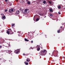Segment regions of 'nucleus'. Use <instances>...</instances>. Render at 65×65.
<instances>
[{
	"mask_svg": "<svg viewBox=\"0 0 65 65\" xmlns=\"http://www.w3.org/2000/svg\"><path fill=\"white\" fill-rule=\"evenodd\" d=\"M42 56H45L46 53H47V51L46 50H43V51H42L40 52Z\"/></svg>",
	"mask_w": 65,
	"mask_h": 65,
	"instance_id": "obj_1",
	"label": "nucleus"
},
{
	"mask_svg": "<svg viewBox=\"0 0 65 65\" xmlns=\"http://www.w3.org/2000/svg\"><path fill=\"white\" fill-rule=\"evenodd\" d=\"M22 12L24 14H26L29 12V10H28V9H26L24 10H23Z\"/></svg>",
	"mask_w": 65,
	"mask_h": 65,
	"instance_id": "obj_2",
	"label": "nucleus"
},
{
	"mask_svg": "<svg viewBox=\"0 0 65 65\" xmlns=\"http://www.w3.org/2000/svg\"><path fill=\"white\" fill-rule=\"evenodd\" d=\"M13 11V9H10L9 10V12H10V13H12Z\"/></svg>",
	"mask_w": 65,
	"mask_h": 65,
	"instance_id": "obj_3",
	"label": "nucleus"
},
{
	"mask_svg": "<svg viewBox=\"0 0 65 65\" xmlns=\"http://www.w3.org/2000/svg\"><path fill=\"white\" fill-rule=\"evenodd\" d=\"M14 52L17 54H18L20 53V52L19 50H17L14 51Z\"/></svg>",
	"mask_w": 65,
	"mask_h": 65,
	"instance_id": "obj_4",
	"label": "nucleus"
},
{
	"mask_svg": "<svg viewBox=\"0 0 65 65\" xmlns=\"http://www.w3.org/2000/svg\"><path fill=\"white\" fill-rule=\"evenodd\" d=\"M61 6H63V5H58V6H57L58 8V9H61Z\"/></svg>",
	"mask_w": 65,
	"mask_h": 65,
	"instance_id": "obj_5",
	"label": "nucleus"
},
{
	"mask_svg": "<svg viewBox=\"0 0 65 65\" xmlns=\"http://www.w3.org/2000/svg\"><path fill=\"white\" fill-rule=\"evenodd\" d=\"M10 29H8V30H7L6 32V33H7L8 35L10 34Z\"/></svg>",
	"mask_w": 65,
	"mask_h": 65,
	"instance_id": "obj_6",
	"label": "nucleus"
},
{
	"mask_svg": "<svg viewBox=\"0 0 65 65\" xmlns=\"http://www.w3.org/2000/svg\"><path fill=\"white\" fill-rule=\"evenodd\" d=\"M58 56V52L57 51L54 54V57H57Z\"/></svg>",
	"mask_w": 65,
	"mask_h": 65,
	"instance_id": "obj_7",
	"label": "nucleus"
},
{
	"mask_svg": "<svg viewBox=\"0 0 65 65\" xmlns=\"http://www.w3.org/2000/svg\"><path fill=\"white\" fill-rule=\"evenodd\" d=\"M12 51H11V50H8L7 51V53H8V54H10L11 53Z\"/></svg>",
	"mask_w": 65,
	"mask_h": 65,
	"instance_id": "obj_8",
	"label": "nucleus"
},
{
	"mask_svg": "<svg viewBox=\"0 0 65 65\" xmlns=\"http://www.w3.org/2000/svg\"><path fill=\"white\" fill-rule=\"evenodd\" d=\"M19 13H20V11L17 10V11L16 12H15V14H19Z\"/></svg>",
	"mask_w": 65,
	"mask_h": 65,
	"instance_id": "obj_9",
	"label": "nucleus"
},
{
	"mask_svg": "<svg viewBox=\"0 0 65 65\" xmlns=\"http://www.w3.org/2000/svg\"><path fill=\"white\" fill-rule=\"evenodd\" d=\"M37 50L38 51H39L40 50V48L39 47V46L37 45L36 47Z\"/></svg>",
	"mask_w": 65,
	"mask_h": 65,
	"instance_id": "obj_10",
	"label": "nucleus"
},
{
	"mask_svg": "<svg viewBox=\"0 0 65 65\" xmlns=\"http://www.w3.org/2000/svg\"><path fill=\"white\" fill-rule=\"evenodd\" d=\"M13 33H14L13 32H12V30H11V29H10V34H13Z\"/></svg>",
	"mask_w": 65,
	"mask_h": 65,
	"instance_id": "obj_11",
	"label": "nucleus"
},
{
	"mask_svg": "<svg viewBox=\"0 0 65 65\" xmlns=\"http://www.w3.org/2000/svg\"><path fill=\"white\" fill-rule=\"evenodd\" d=\"M26 61L27 62H29L30 61V59L29 58H27L26 59Z\"/></svg>",
	"mask_w": 65,
	"mask_h": 65,
	"instance_id": "obj_12",
	"label": "nucleus"
},
{
	"mask_svg": "<svg viewBox=\"0 0 65 65\" xmlns=\"http://www.w3.org/2000/svg\"><path fill=\"white\" fill-rule=\"evenodd\" d=\"M39 14L41 16H43L44 15V13H42V14H40V13H39Z\"/></svg>",
	"mask_w": 65,
	"mask_h": 65,
	"instance_id": "obj_13",
	"label": "nucleus"
},
{
	"mask_svg": "<svg viewBox=\"0 0 65 65\" xmlns=\"http://www.w3.org/2000/svg\"><path fill=\"white\" fill-rule=\"evenodd\" d=\"M5 2H7V3H8L9 2V0H5Z\"/></svg>",
	"mask_w": 65,
	"mask_h": 65,
	"instance_id": "obj_14",
	"label": "nucleus"
},
{
	"mask_svg": "<svg viewBox=\"0 0 65 65\" xmlns=\"http://www.w3.org/2000/svg\"><path fill=\"white\" fill-rule=\"evenodd\" d=\"M27 4H28V5H29V4H31V2L29 1H28Z\"/></svg>",
	"mask_w": 65,
	"mask_h": 65,
	"instance_id": "obj_15",
	"label": "nucleus"
},
{
	"mask_svg": "<svg viewBox=\"0 0 65 65\" xmlns=\"http://www.w3.org/2000/svg\"><path fill=\"white\" fill-rule=\"evenodd\" d=\"M24 40H25V41H29L27 39H26V38H25V39Z\"/></svg>",
	"mask_w": 65,
	"mask_h": 65,
	"instance_id": "obj_16",
	"label": "nucleus"
},
{
	"mask_svg": "<svg viewBox=\"0 0 65 65\" xmlns=\"http://www.w3.org/2000/svg\"><path fill=\"white\" fill-rule=\"evenodd\" d=\"M57 32L58 33H60V30L59 29V30H57Z\"/></svg>",
	"mask_w": 65,
	"mask_h": 65,
	"instance_id": "obj_17",
	"label": "nucleus"
},
{
	"mask_svg": "<svg viewBox=\"0 0 65 65\" xmlns=\"http://www.w3.org/2000/svg\"><path fill=\"white\" fill-rule=\"evenodd\" d=\"M9 6H11V5H12V4H11V3H9Z\"/></svg>",
	"mask_w": 65,
	"mask_h": 65,
	"instance_id": "obj_18",
	"label": "nucleus"
},
{
	"mask_svg": "<svg viewBox=\"0 0 65 65\" xmlns=\"http://www.w3.org/2000/svg\"><path fill=\"white\" fill-rule=\"evenodd\" d=\"M49 10L51 11V12H52V11L53 10H52V9H50Z\"/></svg>",
	"mask_w": 65,
	"mask_h": 65,
	"instance_id": "obj_19",
	"label": "nucleus"
},
{
	"mask_svg": "<svg viewBox=\"0 0 65 65\" xmlns=\"http://www.w3.org/2000/svg\"><path fill=\"white\" fill-rule=\"evenodd\" d=\"M43 3H44V4H45V3H46V1H43Z\"/></svg>",
	"mask_w": 65,
	"mask_h": 65,
	"instance_id": "obj_20",
	"label": "nucleus"
},
{
	"mask_svg": "<svg viewBox=\"0 0 65 65\" xmlns=\"http://www.w3.org/2000/svg\"><path fill=\"white\" fill-rule=\"evenodd\" d=\"M39 21V18H38L36 19V21Z\"/></svg>",
	"mask_w": 65,
	"mask_h": 65,
	"instance_id": "obj_21",
	"label": "nucleus"
},
{
	"mask_svg": "<svg viewBox=\"0 0 65 65\" xmlns=\"http://www.w3.org/2000/svg\"><path fill=\"white\" fill-rule=\"evenodd\" d=\"M15 24L13 23V24H12V25H11L12 27H13V26H14V25Z\"/></svg>",
	"mask_w": 65,
	"mask_h": 65,
	"instance_id": "obj_22",
	"label": "nucleus"
},
{
	"mask_svg": "<svg viewBox=\"0 0 65 65\" xmlns=\"http://www.w3.org/2000/svg\"><path fill=\"white\" fill-rule=\"evenodd\" d=\"M50 16H51V17H53V15L52 14H49Z\"/></svg>",
	"mask_w": 65,
	"mask_h": 65,
	"instance_id": "obj_23",
	"label": "nucleus"
},
{
	"mask_svg": "<svg viewBox=\"0 0 65 65\" xmlns=\"http://www.w3.org/2000/svg\"><path fill=\"white\" fill-rule=\"evenodd\" d=\"M49 3L50 4H52V2H51V1H48Z\"/></svg>",
	"mask_w": 65,
	"mask_h": 65,
	"instance_id": "obj_24",
	"label": "nucleus"
},
{
	"mask_svg": "<svg viewBox=\"0 0 65 65\" xmlns=\"http://www.w3.org/2000/svg\"><path fill=\"white\" fill-rule=\"evenodd\" d=\"M2 46L1 45H0V49H1L2 48Z\"/></svg>",
	"mask_w": 65,
	"mask_h": 65,
	"instance_id": "obj_25",
	"label": "nucleus"
},
{
	"mask_svg": "<svg viewBox=\"0 0 65 65\" xmlns=\"http://www.w3.org/2000/svg\"><path fill=\"white\" fill-rule=\"evenodd\" d=\"M25 64L26 65H28V63L27 62L25 63Z\"/></svg>",
	"mask_w": 65,
	"mask_h": 65,
	"instance_id": "obj_26",
	"label": "nucleus"
},
{
	"mask_svg": "<svg viewBox=\"0 0 65 65\" xmlns=\"http://www.w3.org/2000/svg\"><path fill=\"white\" fill-rule=\"evenodd\" d=\"M5 18V16H4L2 18L3 19H4Z\"/></svg>",
	"mask_w": 65,
	"mask_h": 65,
	"instance_id": "obj_27",
	"label": "nucleus"
},
{
	"mask_svg": "<svg viewBox=\"0 0 65 65\" xmlns=\"http://www.w3.org/2000/svg\"><path fill=\"white\" fill-rule=\"evenodd\" d=\"M58 14H61V12H58Z\"/></svg>",
	"mask_w": 65,
	"mask_h": 65,
	"instance_id": "obj_28",
	"label": "nucleus"
},
{
	"mask_svg": "<svg viewBox=\"0 0 65 65\" xmlns=\"http://www.w3.org/2000/svg\"><path fill=\"white\" fill-rule=\"evenodd\" d=\"M5 12H6V11H7V10L6 9L5 10Z\"/></svg>",
	"mask_w": 65,
	"mask_h": 65,
	"instance_id": "obj_29",
	"label": "nucleus"
},
{
	"mask_svg": "<svg viewBox=\"0 0 65 65\" xmlns=\"http://www.w3.org/2000/svg\"><path fill=\"white\" fill-rule=\"evenodd\" d=\"M31 43H33V41H31Z\"/></svg>",
	"mask_w": 65,
	"mask_h": 65,
	"instance_id": "obj_30",
	"label": "nucleus"
},
{
	"mask_svg": "<svg viewBox=\"0 0 65 65\" xmlns=\"http://www.w3.org/2000/svg\"><path fill=\"white\" fill-rule=\"evenodd\" d=\"M18 33H20V31H18Z\"/></svg>",
	"mask_w": 65,
	"mask_h": 65,
	"instance_id": "obj_31",
	"label": "nucleus"
},
{
	"mask_svg": "<svg viewBox=\"0 0 65 65\" xmlns=\"http://www.w3.org/2000/svg\"><path fill=\"white\" fill-rule=\"evenodd\" d=\"M23 56H25V54H24V53H23Z\"/></svg>",
	"mask_w": 65,
	"mask_h": 65,
	"instance_id": "obj_32",
	"label": "nucleus"
},
{
	"mask_svg": "<svg viewBox=\"0 0 65 65\" xmlns=\"http://www.w3.org/2000/svg\"><path fill=\"white\" fill-rule=\"evenodd\" d=\"M62 27H63L61 26V27H60V28H62Z\"/></svg>",
	"mask_w": 65,
	"mask_h": 65,
	"instance_id": "obj_33",
	"label": "nucleus"
},
{
	"mask_svg": "<svg viewBox=\"0 0 65 65\" xmlns=\"http://www.w3.org/2000/svg\"><path fill=\"white\" fill-rule=\"evenodd\" d=\"M63 30L64 31V27L63 28Z\"/></svg>",
	"mask_w": 65,
	"mask_h": 65,
	"instance_id": "obj_34",
	"label": "nucleus"
},
{
	"mask_svg": "<svg viewBox=\"0 0 65 65\" xmlns=\"http://www.w3.org/2000/svg\"><path fill=\"white\" fill-rule=\"evenodd\" d=\"M2 60V59H0V60Z\"/></svg>",
	"mask_w": 65,
	"mask_h": 65,
	"instance_id": "obj_35",
	"label": "nucleus"
},
{
	"mask_svg": "<svg viewBox=\"0 0 65 65\" xmlns=\"http://www.w3.org/2000/svg\"><path fill=\"white\" fill-rule=\"evenodd\" d=\"M16 1H18V0H16Z\"/></svg>",
	"mask_w": 65,
	"mask_h": 65,
	"instance_id": "obj_36",
	"label": "nucleus"
},
{
	"mask_svg": "<svg viewBox=\"0 0 65 65\" xmlns=\"http://www.w3.org/2000/svg\"><path fill=\"white\" fill-rule=\"evenodd\" d=\"M14 32H15V30H14Z\"/></svg>",
	"mask_w": 65,
	"mask_h": 65,
	"instance_id": "obj_37",
	"label": "nucleus"
},
{
	"mask_svg": "<svg viewBox=\"0 0 65 65\" xmlns=\"http://www.w3.org/2000/svg\"><path fill=\"white\" fill-rule=\"evenodd\" d=\"M28 1V0H26V1L27 2V1Z\"/></svg>",
	"mask_w": 65,
	"mask_h": 65,
	"instance_id": "obj_38",
	"label": "nucleus"
},
{
	"mask_svg": "<svg viewBox=\"0 0 65 65\" xmlns=\"http://www.w3.org/2000/svg\"><path fill=\"white\" fill-rule=\"evenodd\" d=\"M49 55H50V54H49Z\"/></svg>",
	"mask_w": 65,
	"mask_h": 65,
	"instance_id": "obj_39",
	"label": "nucleus"
},
{
	"mask_svg": "<svg viewBox=\"0 0 65 65\" xmlns=\"http://www.w3.org/2000/svg\"><path fill=\"white\" fill-rule=\"evenodd\" d=\"M53 12V11H52V12Z\"/></svg>",
	"mask_w": 65,
	"mask_h": 65,
	"instance_id": "obj_40",
	"label": "nucleus"
}]
</instances>
